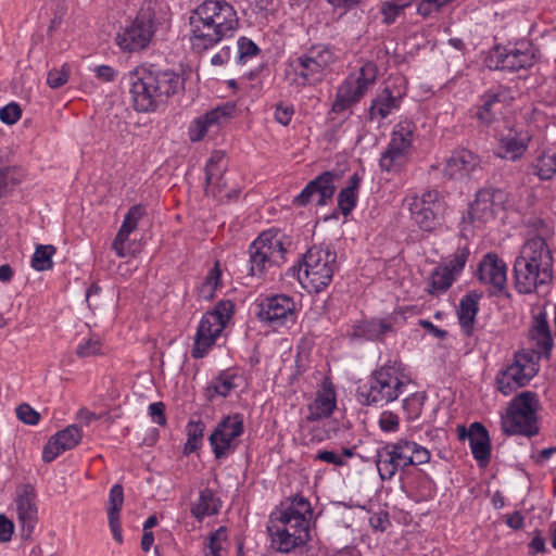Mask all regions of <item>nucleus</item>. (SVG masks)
<instances>
[{"instance_id":"9","label":"nucleus","mask_w":556,"mask_h":556,"mask_svg":"<svg viewBox=\"0 0 556 556\" xmlns=\"http://www.w3.org/2000/svg\"><path fill=\"white\" fill-rule=\"evenodd\" d=\"M378 68L375 63L367 62L357 75H349L338 87L330 113L352 114V106L361 101L377 80Z\"/></svg>"},{"instance_id":"22","label":"nucleus","mask_w":556,"mask_h":556,"mask_svg":"<svg viewBox=\"0 0 556 556\" xmlns=\"http://www.w3.org/2000/svg\"><path fill=\"white\" fill-rule=\"evenodd\" d=\"M224 328L225 325L222 321H218V317L208 313L204 314L194 337V343L191 350L192 357H204L210 349L215 344L216 339Z\"/></svg>"},{"instance_id":"43","label":"nucleus","mask_w":556,"mask_h":556,"mask_svg":"<svg viewBox=\"0 0 556 556\" xmlns=\"http://www.w3.org/2000/svg\"><path fill=\"white\" fill-rule=\"evenodd\" d=\"M222 271L218 263L211 268L199 288V296L203 300L210 301L214 298L215 291L220 283Z\"/></svg>"},{"instance_id":"14","label":"nucleus","mask_w":556,"mask_h":556,"mask_svg":"<svg viewBox=\"0 0 556 556\" xmlns=\"http://www.w3.org/2000/svg\"><path fill=\"white\" fill-rule=\"evenodd\" d=\"M531 361L532 355L529 352L515 353L511 363L506 364L497 371L495 376L496 390L507 396L526 387L534 376V372L526 370L527 364Z\"/></svg>"},{"instance_id":"20","label":"nucleus","mask_w":556,"mask_h":556,"mask_svg":"<svg viewBox=\"0 0 556 556\" xmlns=\"http://www.w3.org/2000/svg\"><path fill=\"white\" fill-rule=\"evenodd\" d=\"M35 488L29 484H22L16 490L17 519L22 528V536L29 539L38 521V508L36 504Z\"/></svg>"},{"instance_id":"61","label":"nucleus","mask_w":556,"mask_h":556,"mask_svg":"<svg viewBox=\"0 0 556 556\" xmlns=\"http://www.w3.org/2000/svg\"><path fill=\"white\" fill-rule=\"evenodd\" d=\"M100 352V342L97 340L89 339L86 342L79 344L76 350V354L79 357H89Z\"/></svg>"},{"instance_id":"8","label":"nucleus","mask_w":556,"mask_h":556,"mask_svg":"<svg viewBox=\"0 0 556 556\" xmlns=\"http://www.w3.org/2000/svg\"><path fill=\"white\" fill-rule=\"evenodd\" d=\"M539 399L535 392L525 391L515 396L502 415V430L507 435L531 438L539 433L536 410Z\"/></svg>"},{"instance_id":"38","label":"nucleus","mask_w":556,"mask_h":556,"mask_svg":"<svg viewBox=\"0 0 556 556\" xmlns=\"http://www.w3.org/2000/svg\"><path fill=\"white\" fill-rule=\"evenodd\" d=\"M416 126L410 121H402L394 126L390 143L405 150H409Z\"/></svg>"},{"instance_id":"50","label":"nucleus","mask_w":556,"mask_h":556,"mask_svg":"<svg viewBox=\"0 0 556 556\" xmlns=\"http://www.w3.org/2000/svg\"><path fill=\"white\" fill-rule=\"evenodd\" d=\"M357 194L350 189H341L338 194V206L344 216H348L356 205Z\"/></svg>"},{"instance_id":"40","label":"nucleus","mask_w":556,"mask_h":556,"mask_svg":"<svg viewBox=\"0 0 556 556\" xmlns=\"http://www.w3.org/2000/svg\"><path fill=\"white\" fill-rule=\"evenodd\" d=\"M54 245L38 244L31 257V267L37 271L49 270L53 267L52 256L55 254Z\"/></svg>"},{"instance_id":"19","label":"nucleus","mask_w":556,"mask_h":556,"mask_svg":"<svg viewBox=\"0 0 556 556\" xmlns=\"http://www.w3.org/2000/svg\"><path fill=\"white\" fill-rule=\"evenodd\" d=\"M334 179L336 174L332 172L321 173L294 198L293 204L305 206L309 202H315L317 205H325L334 194Z\"/></svg>"},{"instance_id":"42","label":"nucleus","mask_w":556,"mask_h":556,"mask_svg":"<svg viewBox=\"0 0 556 556\" xmlns=\"http://www.w3.org/2000/svg\"><path fill=\"white\" fill-rule=\"evenodd\" d=\"M527 146L517 137H506L501 140L498 156L515 161L522 156Z\"/></svg>"},{"instance_id":"3","label":"nucleus","mask_w":556,"mask_h":556,"mask_svg":"<svg viewBox=\"0 0 556 556\" xmlns=\"http://www.w3.org/2000/svg\"><path fill=\"white\" fill-rule=\"evenodd\" d=\"M129 92L137 112H153L169 97L185 89L184 75L155 65L140 66L129 73Z\"/></svg>"},{"instance_id":"12","label":"nucleus","mask_w":556,"mask_h":556,"mask_svg":"<svg viewBox=\"0 0 556 556\" xmlns=\"http://www.w3.org/2000/svg\"><path fill=\"white\" fill-rule=\"evenodd\" d=\"M412 441L400 439L386 443L376 452V466L382 480H391L397 471L412 465Z\"/></svg>"},{"instance_id":"60","label":"nucleus","mask_w":556,"mask_h":556,"mask_svg":"<svg viewBox=\"0 0 556 556\" xmlns=\"http://www.w3.org/2000/svg\"><path fill=\"white\" fill-rule=\"evenodd\" d=\"M293 114H294L293 105H291V104L285 105V104L280 103L276 106L275 119L279 124L287 126L291 122Z\"/></svg>"},{"instance_id":"62","label":"nucleus","mask_w":556,"mask_h":556,"mask_svg":"<svg viewBox=\"0 0 556 556\" xmlns=\"http://www.w3.org/2000/svg\"><path fill=\"white\" fill-rule=\"evenodd\" d=\"M315 460L325 462L328 464H332L334 466H344L346 465V460L339 454L332 451H320L314 456Z\"/></svg>"},{"instance_id":"6","label":"nucleus","mask_w":556,"mask_h":556,"mask_svg":"<svg viewBox=\"0 0 556 556\" xmlns=\"http://www.w3.org/2000/svg\"><path fill=\"white\" fill-rule=\"evenodd\" d=\"M337 56L326 45H314L305 52L290 60L289 67L294 77L291 85L295 87L316 86L331 72Z\"/></svg>"},{"instance_id":"33","label":"nucleus","mask_w":556,"mask_h":556,"mask_svg":"<svg viewBox=\"0 0 556 556\" xmlns=\"http://www.w3.org/2000/svg\"><path fill=\"white\" fill-rule=\"evenodd\" d=\"M407 155L408 150L396 147L395 143H389L379 160L381 170L388 173L400 172L407 162Z\"/></svg>"},{"instance_id":"48","label":"nucleus","mask_w":556,"mask_h":556,"mask_svg":"<svg viewBox=\"0 0 556 556\" xmlns=\"http://www.w3.org/2000/svg\"><path fill=\"white\" fill-rule=\"evenodd\" d=\"M227 540V528L219 527L217 530L212 532L208 536L206 547L208 548L210 556H220L223 549V542Z\"/></svg>"},{"instance_id":"30","label":"nucleus","mask_w":556,"mask_h":556,"mask_svg":"<svg viewBox=\"0 0 556 556\" xmlns=\"http://www.w3.org/2000/svg\"><path fill=\"white\" fill-rule=\"evenodd\" d=\"M336 408V394L329 389L318 393L315 400L308 405L306 420L316 421L329 417Z\"/></svg>"},{"instance_id":"53","label":"nucleus","mask_w":556,"mask_h":556,"mask_svg":"<svg viewBox=\"0 0 556 556\" xmlns=\"http://www.w3.org/2000/svg\"><path fill=\"white\" fill-rule=\"evenodd\" d=\"M22 116L21 106L16 102H11L0 109V119L8 125L15 124Z\"/></svg>"},{"instance_id":"36","label":"nucleus","mask_w":556,"mask_h":556,"mask_svg":"<svg viewBox=\"0 0 556 556\" xmlns=\"http://www.w3.org/2000/svg\"><path fill=\"white\" fill-rule=\"evenodd\" d=\"M235 379V374L222 371L206 388V397L208 400H213L215 396L226 397L236 388Z\"/></svg>"},{"instance_id":"17","label":"nucleus","mask_w":556,"mask_h":556,"mask_svg":"<svg viewBox=\"0 0 556 556\" xmlns=\"http://www.w3.org/2000/svg\"><path fill=\"white\" fill-rule=\"evenodd\" d=\"M503 193L498 189L483 188L476 194L475 201L470 204L467 217L463 218V231H467V224L473 228H480L494 219L495 207L502 202Z\"/></svg>"},{"instance_id":"44","label":"nucleus","mask_w":556,"mask_h":556,"mask_svg":"<svg viewBox=\"0 0 556 556\" xmlns=\"http://www.w3.org/2000/svg\"><path fill=\"white\" fill-rule=\"evenodd\" d=\"M413 0H389L381 4L380 12L383 16L382 22L391 25L409 7Z\"/></svg>"},{"instance_id":"16","label":"nucleus","mask_w":556,"mask_h":556,"mask_svg":"<svg viewBox=\"0 0 556 556\" xmlns=\"http://www.w3.org/2000/svg\"><path fill=\"white\" fill-rule=\"evenodd\" d=\"M257 317L274 328L293 325L296 319L295 303L286 294L268 296L258 304Z\"/></svg>"},{"instance_id":"31","label":"nucleus","mask_w":556,"mask_h":556,"mask_svg":"<svg viewBox=\"0 0 556 556\" xmlns=\"http://www.w3.org/2000/svg\"><path fill=\"white\" fill-rule=\"evenodd\" d=\"M401 97L393 96L392 91L386 87L375 99H372L369 108V118L376 116L386 118L394 109L400 106Z\"/></svg>"},{"instance_id":"39","label":"nucleus","mask_w":556,"mask_h":556,"mask_svg":"<svg viewBox=\"0 0 556 556\" xmlns=\"http://www.w3.org/2000/svg\"><path fill=\"white\" fill-rule=\"evenodd\" d=\"M533 173L541 180H548L556 175V153L544 152L532 165Z\"/></svg>"},{"instance_id":"35","label":"nucleus","mask_w":556,"mask_h":556,"mask_svg":"<svg viewBox=\"0 0 556 556\" xmlns=\"http://www.w3.org/2000/svg\"><path fill=\"white\" fill-rule=\"evenodd\" d=\"M454 279L453 269L448 266H439L434 268L429 278L427 291L432 295L444 293L452 286Z\"/></svg>"},{"instance_id":"47","label":"nucleus","mask_w":556,"mask_h":556,"mask_svg":"<svg viewBox=\"0 0 556 556\" xmlns=\"http://www.w3.org/2000/svg\"><path fill=\"white\" fill-rule=\"evenodd\" d=\"M124 504V491L121 484H114L109 494L108 517H119Z\"/></svg>"},{"instance_id":"59","label":"nucleus","mask_w":556,"mask_h":556,"mask_svg":"<svg viewBox=\"0 0 556 556\" xmlns=\"http://www.w3.org/2000/svg\"><path fill=\"white\" fill-rule=\"evenodd\" d=\"M148 409L153 422H155L159 426L166 425L165 404L163 402L151 403Z\"/></svg>"},{"instance_id":"1","label":"nucleus","mask_w":556,"mask_h":556,"mask_svg":"<svg viewBox=\"0 0 556 556\" xmlns=\"http://www.w3.org/2000/svg\"><path fill=\"white\" fill-rule=\"evenodd\" d=\"M313 508L307 498L296 495L281 503L269 515L267 531L271 547L279 553L289 554L304 546L311 540V519Z\"/></svg>"},{"instance_id":"57","label":"nucleus","mask_w":556,"mask_h":556,"mask_svg":"<svg viewBox=\"0 0 556 556\" xmlns=\"http://www.w3.org/2000/svg\"><path fill=\"white\" fill-rule=\"evenodd\" d=\"M413 447L410 448L412 452V465L410 466H419L422 464H427L430 460L431 454L430 452L419 445L418 443L412 441Z\"/></svg>"},{"instance_id":"21","label":"nucleus","mask_w":556,"mask_h":556,"mask_svg":"<svg viewBox=\"0 0 556 556\" xmlns=\"http://www.w3.org/2000/svg\"><path fill=\"white\" fill-rule=\"evenodd\" d=\"M458 438L468 439L471 454L480 467L488 466L491 459V441L486 428L481 422H472L468 429L464 426L458 427Z\"/></svg>"},{"instance_id":"18","label":"nucleus","mask_w":556,"mask_h":556,"mask_svg":"<svg viewBox=\"0 0 556 556\" xmlns=\"http://www.w3.org/2000/svg\"><path fill=\"white\" fill-rule=\"evenodd\" d=\"M554 279V273H548L538 265L525 262V260H515L514 263V285L519 294H531L538 291L542 286L551 285Z\"/></svg>"},{"instance_id":"5","label":"nucleus","mask_w":556,"mask_h":556,"mask_svg":"<svg viewBox=\"0 0 556 556\" xmlns=\"http://www.w3.org/2000/svg\"><path fill=\"white\" fill-rule=\"evenodd\" d=\"M337 269L336 251L329 244H315L302 255L298 279L307 292L319 293L330 285Z\"/></svg>"},{"instance_id":"4","label":"nucleus","mask_w":556,"mask_h":556,"mask_svg":"<svg viewBox=\"0 0 556 556\" xmlns=\"http://www.w3.org/2000/svg\"><path fill=\"white\" fill-rule=\"evenodd\" d=\"M404 388L400 364L388 362L375 369L366 383L358 386L356 399L362 405L383 407L397 400Z\"/></svg>"},{"instance_id":"46","label":"nucleus","mask_w":556,"mask_h":556,"mask_svg":"<svg viewBox=\"0 0 556 556\" xmlns=\"http://www.w3.org/2000/svg\"><path fill=\"white\" fill-rule=\"evenodd\" d=\"M237 46L236 63L239 65L245 64L251 58L256 56L261 52L257 45L247 37H240Z\"/></svg>"},{"instance_id":"13","label":"nucleus","mask_w":556,"mask_h":556,"mask_svg":"<svg viewBox=\"0 0 556 556\" xmlns=\"http://www.w3.org/2000/svg\"><path fill=\"white\" fill-rule=\"evenodd\" d=\"M536 61V49L529 41H519L510 47H495L490 63L496 70L517 72L531 67Z\"/></svg>"},{"instance_id":"54","label":"nucleus","mask_w":556,"mask_h":556,"mask_svg":"<svg viewBox=\"0 0 556 556\" xmlns=\"http://www.w3.org/2000/svg\"><path fill=\"white\" fill-rule=\"evenodd\" d=\"M17 418L26 425H37L40 414L28 404H21L16 407Z\"/></svg>"},{"instance_id":"37","label":"nucleus","mask_w":556,"mask_h":556,"mask_svg":"<svg viewBox=\"0 0 556 556\" xmlns=\"http://www.w3.org/2000/svg\"><path fill=\"white\" fill-rule=\"evenodd\" d=\"M226 172L225 153L223 151H213L205 165V191L214 180H223Z\"/></svg>"},{"instance_id":"28","label":"nucleus","mask_w":556,"mask_h":556,"mask_svg":"<svg viewBox=\"0 0 556 556\" xmlns=\"http://www.w3.org/2000/svg\"><path fill=\"white\" fill-rule=\"evenodd\" d=\"M146 215V207L141 204L132 205L126 213L123 224L112 242V249L118 257L127 255L125 251V242L128 240L129 235L137 229L139 220Z\"/></svg>"},{"instance_id":"52","label":"nucleus","mask_w":556,"mask_h":556,"mask_svg":"<svg viewBox=\"0 0 556 556\" xmlns=\"http://www.w3.org/2000/svg\"><path fill=\"white\" fill-rule=\"evenodd\" d=\"M378 424L383 432H396L400 428V418L391 410H383L380 414Z\"/></svg>"},{"instance_id":"45","label":"nucleus","mask_w":556,"mask_h":556,"mask_svg":"<svg viewBox=\"0 0 556 556\" xmlns=\"http://www.w3.org/2000/svg\"><path fill=\"white\" fill-rule=\"evenodd\" d=\"M425 400V393L416 392L403 401V410L406 414L407 421H415L420 417Z\"/></svg>"},{"instance_id":"41","label":"nucleus","mask_w":556,"mask_h":556,"mask_svg":"<svg viewBox=\"0 0 556 556\" xmlns=\"http://www.w3.org/2000/svg\"><path fill=\"white\" fill-rule=\"evenodd\" d=\"M205 425L202 420H190L186 426L187 442L185 444V454L195 452L202 441Z\"/></svg>"},{"instance_id":"15","label":"nucleus","mask_w":556,"mask_h":556,"mask_svg":"<svg viewBox=\"0 0 556 556\" xmlns=\"http://www.w3.org/2000/svg\"><path fill=\"white\" fill-rule=\"evenodd\" d=\"M244 431L243 417L240 414L224 417L211 433L208 440L217 459L224 458L238 446Z\"/></svg>"},{"instance_id":"34","label":"nucleus","mask_w":556,"mask_h":556,"mask_svg":"<svg viewBox=\"0 0 556 556\" xmlns=\"http://www.w3.org/2000/svg\"><path fill=\"white\" fill-rule=\"evenodd\" d=\"M504 91L490 90L481 97V105L476 113L477 118L484 125H490L495 119L496 105L502 102Z\"/></svg>"},{"instance_id":"27","label":"nucleus","mask_w":556,"mask_h":556,"mask_svg":"<svg viewBox=\"0 0 556 556\" xmlns=\"http://www.w3.org/2000/svg\"><path fill=\"white\" fill-rule=\"evenodd\" d=\"M518 260H525L527 263L538 265L541 269L548 273L553 271V256L546 240L541 236H534L527 240Z\"/></svg>"},{"instance_id":"24","label":"nucleus","mask_w":556,"mask_h":556,"mask_svg":"<svg viewBox=\"0 0 556 556\" xmlns=\"http://www.w3.org/2000/svg\"><path fill=\"white\" fill-rule=\"evenodd\" d=\"M478 278L482 283L490 285L497 292L506 290V263L495 253L485 254L478 266Z\"/></svg>"},{"instance_id":"32","label":"nucleus","mask_w":556,"mask_h":556,"mask_svg":"<svg viewBox=\"0 0 556 556\" xmlns=\"http://www.w3.org/2000/svg\"><path fill=\"white\" fill-rule=\"evenodd\" d=\"M222 502L215 496L211 489L200 491L199 500L192 505L191 514L198 520H202L206 516H213L219 513Z\"/></svg>"},{"instance_id":"58","label":"nucleus","mask_w":556,"mask_h":556,"mask_svg":"<svg viewBox=\"0 0 556 556\" xmlns=\"http://www.w3.org/2000/svg\"><path fill=\"white\" fill-rule=\"evenodd\" d=\"M531 333L532 337L552 336L545 313L535 316Z\"/></svg>"},{"instance_id":"49","label":"nucleus","mask_w":556,"mask_h":556,"mask_svg":"<svg viewBox=\"0 0 556 556\" xmlns=\"http://www.w3.org/2000/svg\"><path fill=\"white\" fill-rule=\"evenodd\" d=\"M70 77V67L67 64H63L61 68H53L49 71L47 77V84L53 88H60L67 83Z\"/></svg>"},{"instance_id":"23","label":"nucleus","mask_w":556,"mask_h":556,"mask_svg":"<svg viewBox=\"0 0 556 556\" xmlns=\"http://www.w3.org/2000/svg\"><path fill=\"white\" fill-rule=\"evenodd\" d=\"M228 116L229 113L222 108H215L199 116L189 126V139L192 142H199L206 137L214 138L227 122Z\"/></svg>"},{"instance_id":"26","label":"nucleus","mask_w":556,"mask_h":556,"mask_svg":"<svg viewBox=\"0 0 556 556\" xmlns=\"http://www.w3.org/2000/svg\"><path fill=\"white\" fill-rule=\"evenodd\" d=\"M480 166V157L467 149L454 151L446 160L444 177L462 179L469 176Z\"/></svg>"},{"instance_id":"10","label":"nucleus","mask_w":556,"mask_h":556,"mask_svg":"<svg viewBox=\"0 0 556 556\" xmlns=\"http://www.w3.org/2000/svg\"><path fill=\"white\" fill-rule=\"evenodd\" d=\"M155 30V13L150 9L141 10L116 34L115 42L124 52H139L149 47Z\"/></svg>"},{"instance_id":"56","label":"nucleus","mask_w":556,"mask_h":556,"mask_svg":"<svg viewBox=\"0 0 556 556\" xmlns=\"http://www.w3.org/2000/svg\"><path fill=\"white\" fill-rule=\"evenodd\" d=\"M468 256L469 250L466 247L458 248L455 251L453 258L450 262V265H447L451 269H453V275L458 274L463 270Z\"/></svg>"},{"instance_id":"11","label":"nucleus","mask_w":556,"mask_h":556,"mask_svg":"<svg viewBox=\"0 0 556 556\" xmlns=\"http://www.w3.org/2000/svg\"><path fill=\"white\" fill-rule=\"evenodd\" d=\"M409 212L418 227L431 232L443 224L445 201L437 190H427L409 201Z\"/></svg>"},{"instance_id":"51","label":"nucleus","mask_w":556,"mask_h":556,"mask_svg":"<svg viewBox=\"0 0 556 556\" xmlns=\"http://www.w3.org/2000/svg\"><path fill=\"white\" fill-rule=\"evenodd\" d=\"M452 1L453 0H420L417 5V13L424 17L431 16Z\"/></svg>"},{"instance_id":"64","label":"nucleus","mask_w":556,"mask_h":556,"mask_svg":"<svg viewBox=\"0 0 556 556\" xmlns=\"http://www.w3.org/2000/svg\"><path fill=\"white\" fill-rule=\"evenodd\" d=\"M14 532L13 522L8 519L4 515H0V541L9 542Z\"/></svg>"},{"instance_id":"29","label":"nucleus","mask_w":556,"mask_h":556,"mask_svg":"<svg viewBox=\"0 0 556 556\" xmlns=\"http://www.w3.org/2000/svg\"><path fill=\"white\" fill-rule=\"evenodd\" d=\"M481 298V293L470 291L459 301L457 318L466 337H471L475 331L476 317L479 312V301Z\"/></svg>"},{"instance_id":"55","label":"nucleus","mask_w":556,"mask_h":556,"mask_svg":"<svg viewBox=\"0 0 556 556\" xmlns=\"http://www.w3.org/2000/svg\"><path fill=\"white\" fill-rule=\"evenodd\" d=\"M233 303L229 300L227 301H219L215 308L212 312H207L208 314H213L216 317H218V321H222L225 326L230 319L232 313H233Z\"/></svg>"},{"instance_id":"63","label":"nucleus","mask_w":556,"mask_h":556,"mask_svg":"<svg viewBox=\"0 0 556 556\" xmlns=\"http://www.w3.org/2000/svg\"><path fill=\"white\" fill-rule=\"evenodd\" d=\"M536 341L539 353L548 358L554 346L552 336L532 337Z\"/></svg>"},{"instance_id":"7","label":"nucleus","mask_w":556,"mask_h":556,"mask_svg":"<svg viewBox=\"0 0 556 556\" xmlns=\"http://www.w3.org/2000/svg\"><path fill=\"white\" fill-rule=\"evenodd\" d=\"M290 244L279 229L263 231L249 247V275L262 277L269 267L282 265Z\"/></svg>"},{"instance_id":"25","label":"nucleus","mask_w":556,"mask_h":556,"mask_svg":"<svg viewBox=\"0 0 556 556\" xmlns=\"http://www.w3.org/2000/svg\"><path fill=\"white\" fill-rule=\"evenodd\" d=\"M81 438V430L76 425L67 426L49 439L42 451V460L51 463L61 453L74 448Z\"/></svg>"},{"instance_id":"2","label":"nucleus","mask_w":556,"mask_h":556,"mask_svg":"<svg viewBox=\"0 0 556 556\" xmlns=\"http://www.w3.org/2000/svg\"><path fill=\"white\" fill-rule=\"evenodd\" d=\"M193 50L203 52L231 38L239 27L235 8L226 0H204L189 17Z\"/></svg>"}]
</instances>
